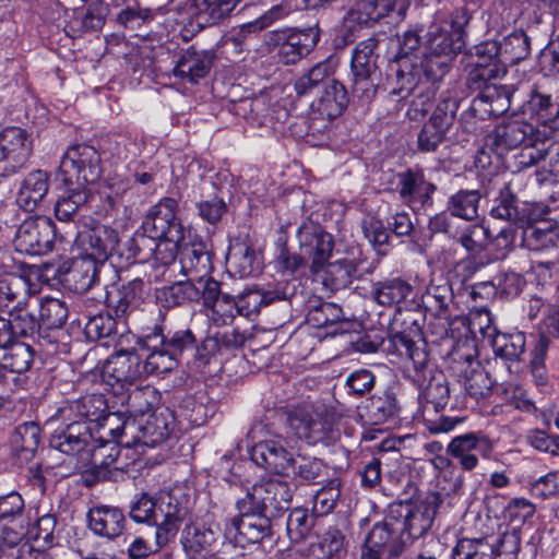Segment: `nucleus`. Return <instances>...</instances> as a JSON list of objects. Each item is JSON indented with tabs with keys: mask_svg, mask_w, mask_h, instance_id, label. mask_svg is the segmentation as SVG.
<instances>
[{
	"mask_svg": "<svg viewBox=\"0 0 559 559\" xmlns=\"http://www.w3.org/2000/svg\"><path fill=\"white\" fill-rule=\"evenodd\" d=\"M224 532L227 539L245 548L270 536L271 522L267 515L240 514L226 522Z\"/></svg>",
	"mask_w": 559,
	"mask_h": 559,
	"instance_id": "14",
	"label": "nucleus"
},
{
	"mask_svg": "<svg viewBox=\"0 0 559 559\" xmlns=\"http://www.w3.org/2000/svg\"><path fill=\"white\" fill-rule=\"evenodd\" d=\"M407 7L397 0H359L345 17L346 23L371 26L384 17L399 23L404 20Z\"/></svg>",
	"mask_w": 559,
	"mask_h": 559,
	"instance_id": "13",
	"label": "nucleus"
},
{
	"mask_svg": "<svg viewBox=\"0 0 559 559\" xmlns=\"http://www.w3.org/2000/svg\"><path fill=\"white\" fill-rule=\"evenodd\" d=\"M288 11L285 7L278 4L272 7L270 10L264 12L261 16H259L257 20L242 24L238 31L235 32V34L231 37V43L235 46V49L238 52H241L243 50V46L248 38L251 35L257 34L258 32L263 31L264 28L272 25L275 21L281 20L284 17Z\"/></svg>",
	"mask_w": 559,
	"mask_h": 559,
	"instance_id": "37",
	"label": "nucleus"
},
{
	"mask_svg": "<svg viewBox=\"0 0 559 559\" xmlns=\"http://www.w3.org/2000/svg\"><path fill=\"white\" fill-rule=\"evenodd\" d=\"M250 457L254 464L272 473L288 475L294 468L293 454L281 440L258 442L251 448Z\"/></svg>",
	"mask_w": 559,
	"mask_h": 559,
	"instance_id": "18",
	"label": "nucleus"
},
{
	"mask_svg": "<svg viewBox=\"0 0 559 559\" xmlns=\"http://www.w3.org/2000/svg\"><path fill=\"white\" fill-rule=\"evenodd\" d=\"M400 195L413 209L432 205L437 187L427 181L421 170L408 169L399 175Z\"/></svg>",
	"mask_w": 559,
	"mask_h": 559,
	"instance_id": "26",
	"label": "nucleus"
},
{
	"mask_svg": "<svg viewBox=\"0 0 559 559\" xmlns=\"http://www.w3.org/2000/svg\"><path fill=\"white\" fill-rule=\"evenodd\" d=\"M159 336L160 326L156 324L151 331L143 332L139 337L138 344L151 350L142 366L143 373L159 376L175 369L177 366V357L174 354L164 346L157 347Z\"/></svg>",
	"mask_w": 559,
	"mask_h": 559,
	"instance_id": "24",
	"label": "nucleus"
},
{
	"mask_svg": "<svg viewBox=\"0 0 559 559\" xmlns=\"http://www.w3.org/2000/svg\"><path fill=\"white\" fill-rule=\"evenodd\" d=\"M466 361L472 367L464 382L467 394L476 400L487 396L492 388L489 373L471 355L466 357Z\"/></svg>",
	"mask_w": 559,
	"mask_h": 559,
	"instance_id": "52",
	"label": "nucleus"
},
{
	"mask_svg": "<svg viewBox=\"0 0 559 559\" xmlns=\"http://www.w3.org/2000/svg\"><path fill=\"white\" fill-rule=\"evenodd\" d=\"M506 73L507 69L499 61L480 51L479 44L475 47V55L467 66L466 85L469 90L480 93Z\"/></svg>",
	"mask_w": 559,
	"mask_h": 559,
	"instance_id": "23",
	"label": "nucleus"
},
{
	"mask_svg": "<svg viewBox=\"0 0 559 559\" xmlns=\"http://www.w3.org/2000/svg\"><path fill=\"white\" fill-rule=\"evenodd\" d=\"M49 189V176L46 171L29 173L21 182L16 204L27 211H35L44 201Z\"/></svg>",
	"mask_w": 559,
	"mask_h": 559,
	"instance_id": "30",
	"label": "nucleus"
},
{
	"mask_svg": "<svg viewBox=\"0 0 559 559\" xmlns=\"http://www.w3.org/2000/svg\"><path fill=\"white\" fill-rule=\"evenodd\" d=\"M174 425V415L167 408L154 411L144 417H133V424L127 426L130 440L124 441V447L153 448L169 437Z\"/></svg>",
	"mask_w": 559,
	"mask_h": 559,
	"instance_id": "8",
	"label": "nucleus"
},
{
	"mask_svg": "<svg viewBox=\"0 0 559 559\" xmlns=\"http://www.w3.org/2000/svg\"><path fill=\"white\" fill-rule=\"evenodd\" d=\"M144 283L134 278L121 286L112 285L106 290L105 304L117 319H123L136 310L143 300Z\"/></svg>",
	"mask_w": 559,
	"mask_h": 559,
	"instance_id": "22",
	"label": "nucleus"
},
{
	"mask_svg": "<svg viewBox=\"0 0 559 559\" xmlns=\"http://www.w3.org/2000/svg\"><path fill=\"white\" fill-rule=\"evenodd\" d=\"M480 193L478 190H460L448 202V210L452 216L472 221L478 215Z\"/></svg>",
	"mask_w": 559,
	"mask_h": 559,
	"instance_id": "47",
	"label": "nucleus"
},
{
	"mask_svg": "<svg viewBox=\"0 0 559 559\" xmlns=\"http://www.w3.org/2000/svg\"><path fill=\"white\" fill-rule=\"evenodd\" d=\"M551 138V128L546 124L512 119L489 132L486 144L499 155L521 146V151L512 156L509 167L512 171H523L546 159Z\"/></svg>",
	"mask_w": 559,
	"mask_h": 559,
	"instance_id": "2",
	"label": "nucleus"
},
{
	"mask_svg": "<svg viewBox=\"0 0 559 559\" xmlns=\"http://www.w3.org/2000/svg\"><path fill=\"white\" fill-rule=\"evenodd\" d=\"M241 0H193L191 16L200 27L225 20Z\"/></svg>",
	"mask_w": 559,
	"mask_h": 559,
	"instance_id": "34",
	"label": "nucleus"
},
{
	"mask_svg": "<svg viewBox=\"0 0 559 559\" xmlns=\"http://www.w3.org/2000/svg\"><path fill=\"white\" fill-rule=\"evenodd\" d=\"M201 297L200 288L191 281L174 283L159 290L158 299L167 307L180 306L189 301H197Z\"/></svg>",
	"mask_w": 559,
	"mask_h": 559,
	"instance_id": "49",
	"label": "nucleus"
},
{
	"mask_svg": "<svg viewBox=\"0 0 559 559\" xmlns=\"http://www.w3.org/2000/svg\"><path fill=\"white\" fill-rule=\"evenodd\" d=\"M39 426L33 421L19 425L11 437L13 449L33 455L39 444Z\"/></svg>",
	"mask_w": 559,
	"mask_h": 559,
	"instance_id": "59",
	"label": "nucleus"
},
{
	"mask_svg": "<svg viewBox=\"0 0 559 559\" xmlns=\"http://www.w3.org/2000/svg\"><path fill=\"white\" fill-rule=\"evenodd\" d=\"M158 518L182 523L188 514L187 501L180 499L176 491L162 492L158 497Z\"/></svg>",
	"mask_w": 559,
	"mask_h": 559,
	"instance_id": "60",
	"label": "nucleus"
},
{
	"mask_svg": "<svg viewBox=\"0 0 559 559\" xmlns=\"http://www.w3.org/2000/svg\"><path fill=\"white\" fill-rule=\"evenodd\" d=\"M68 318L66 304L57 298H43L39 306V322L45 329H58Z\"/></svg>",
	"mask_w": 559,
	"mask_h": 559,
	"instance_id": "57",
	"label": "nucleus"
},
{
	"mask_svg": "<svg viewBox=\"0 0 559 559\" xmlns=\"http://www.w3.org/2000/svg\"><path fill=\"white\" fill-rule=\"evenodd\" d=\"M514 92L513 85H499L495 82L473 99L469 111H464L461 118L465 119L473 114L479 115L480 119L501 116L509 110Z\"/></svg>",
	"mask_w": 559,
	"mask_h": 559,
	"instance_id": "15",
	"label": "nucleus"
},
{
	"mask_svg": "<svg viewBox=\"0 0 559 559\" xmlns=\"http://www.w3.org/2000/svg\"><path fill=\"white\" fill-rule=\"evenodd\" d=\"M182 270L187 274H191L198 277V283L203 282L212 270L211 255L205 250L204 246L197 245L187 249L181 258Z\"/></svg>",
	"mask_w": 559,
	"mask_h": 559,
	"instance_id": "51",
	"label": "nucleus"
},
{
	"mask_svg": "<svg viewBox=\"0 0 559 559\" xmlns=\"http://www.w3.org/2000/svg\"><path fill=\"white\" fill-rule=\"evenodd\" d=\"M33 151L27 130L17 126L0 128V176H10L21 169Z\"/></svg>",
	"mask_w": 559,
	"mask_h": 559,
	"instance_id": "9",
	"label": "nucleus"
},
{
	"mask_svg": "<svg viewBox=\"0 0 559 559\" xmlns=\"http://www.w3.org/2000/svg\"><path fill=\"white\" fill-rule=\"evenodd\" d=\"M400 537V531L396 528V521L391 519V511L382 522L376 523L368 533L364 547L361 549V559H380L383 548L389 545V555L399 557L403 547L401 543H392L393 539Z\"/></svg>",
	"mask_w": 559,
	"mask_h": 559,
	"instance_id": "16",
	"label": "nucleus"
},
{
	"mask_svg": "<svg viewBox=\"0 0 559 559\" xmlns=\"http://www.w3.org/2000/svg\"><path fill=\"white\" fill-rule=\"evenodd\" d=\"M526 110L537 117L534 124H546L552 119V114L556 105L552 102V97L549 93L544 92L537 87H532L530 92V98L527 99Z\"/></svg>",
	"mask_w": 559,
	"mask_h": 559,
	"instance_id": "56",
	"label": "nucleus"
},
{
	"mask_svg": "<svg viewBox=\"0 0 559 559\" xmlns=\"http://www.w3.org/2000/svg\"><path fill=\"white\" fill-rule=\"evenodd\" d=\"M102 176L98 151L88 144H74L63 153L59 166V179L66 186L86 187Z\"/></svg>",
	"mask_w": 559,
	"mask_h": 559,
	"instance_id": "5",
	"label": "nucleus"
},
{
	"mask_svg": "<svg viewBox=\"0 0 559 559\" xmlns=\"http://www.w3.org/2000/svg\"><path fill=\"white\" fill-rule=\"evenodd\" d=\"M212 66V61L203 51L186 50L174 68V74L189 83H197L204 78Z\"/></svg>",
	"mask_w": 559,
	"mask_h": 559,
	"instance_id": "36",
	"label": "nucleus"
},
{
	"mask_svg": "<svg viewBox=\"0 0 559 559\" xmlns=\"http://www.w3.org/2000/svg\"><path fill=\"white\" fill-rule=\"evenodd\" d=\"M313 525L312 516H310L306 509L295 508L290 511L286 530L290 542H301L311 531Z\"/></svg>",
	"mask_w": 559,
	"mask_h": 559,
	"instance_id": "62",
	"label": "nucleus"
},
{
	"mask_svg": "<svg viewBox=\"0 0 559 559\" xmlns=\"http://www.w3.org/2000/svg\"><path fill=\"white\" fill-rule=\"evenodd\" d=\"M525 285V281L519 273L503 272L492 282L480 283L477 287L489 288V293L500 294L507 298L518 296Z\"/></svg>",
	"mask_w": 559,
	"mask_h": 559,
	"instance_id": "58",
	"label": "nucleus"
},
{
	"mask_svg": "<svg viewBox=\"0 0 559 559\" xmlns=\"http://www.w3.org/2000/svg\"><path fill=\"white\" fill-rule=\"evenodd\" d=\"M453 300L452 288L447 281L431 283L421 296V304L432 316L441 317Z\"/></svg>",
	"mask_w": 559,
	"mask_h": 559,
	"instance_id": "46",
	"label": "nucleus"
},
{
	"mask_svg": "<svg viewBox=\"0 0 559 559\" xmlns=\"http://www.w3.org/2000/svg\"><path fill=\"white\" fill-rule=\"evenodd\" d=\"M320 39L319 29L308 27L288 34L278 46V57L285 64H294L309 55Z\"/></svg>",
	"mask_w": 559,
	"mask_h": 559,
	"instance_id": "27",
	"label": "nucleus"
},
{
	"mask_svg": "<svg viewBox=\"0 0 559 559\" xmlns=\"http://www.w3.org/2000/svg\"><path fill=\"white\" fill-rule=\"evenodd\" d=\"M334 72L332 61L324 60L314 64L307 73L295 81V91L298 95H308L320 85H326Z\"/></svg>",
	"mask_w": 559,
	"mask_h": 559,
	"instance_id": "45",
	"label": "nucleus"
},
{
	"mask_svg": "<svg viewBox=\"0 0 559 559\" xmlns=\"http://www.w3.org/2000/svg\"><path fill=\"white\" fill-rule=\"evenodd\" d=\"M132 424L133 417H127L120 412L109 413L106 411L104 412V417L97 421L96 426L102 431L99 436L100 439H104L105 436H109L114 441L124 445V441L130 440L127 426Z\"/></svg>",
	"mask_w": 559,
	"mask_h": 559,
	"instance_id": "50",
	"label": "nucleus"
},
{
	"mask_svg": "<svg viewBox=\"0 0 559 559\" xmlns=\"http://www.w3.org/2000/svg\"><path fill=\"white\" fill-rule=\"evenodd\" d=\"M107 411V402L102 394H87L69 403L60 409L63 418L73 417L74 420L85 419V423L99 421Z\"/></svg>",
	"mask_w": 559,
	"mask_h": 559,
	"instance_id": "32",
	"label": "nucleus"
},
{
	"mask_svg": "<svg viewBox=\"0 0 559 559\" xmlns=\"http://www.w3.org/2000/svg\"><path fill=\"white\" fill-rule=\"evenodd\" d=\"M480 51L493 57L504 68L527 58L531 52V39L523 31H514L501 41L488 40L480 44Z\"/></svg>",
	"mask_w": 559,
	"mask_h": 559,
	"instance_id": "17",
	"label": "nucleus"
},
{
	"mask_svg": "<svg viewBox=\"0 0 559 559\" xmlns=\"http://www.w3.org/2000/svg\"><path fill=\"white\" fill-rule=\"evenodd\" d=\"M55 236V226L49 217H31L20 225L14 246L21 253L43 255L51 251Z\"/></svg>",
	"mask_w": 559,
	"mask_h": 559,
	"instance_id": "10",
	"label": "nucleus"
},
{
	"mask_svg": "<svg viewBox=\"0 0 559 559\" xmlns=\"http://www.w3.org/2000/svg\"><path fill=\"white\" fill-rule=\"evenodd\" d=\"M301 254L311 260V271L319 272L330 260L334 239L323 227L312 221H305L297 229Z\"/></svg>",
	"mask_w": 559,
	"mask_h": 559,
	"instance_id": "11",
	"label": "nucleus"
},
{
	"mask_svg": "<svg viewBox=\"0 0 559 559\" xmlns=\"http://www.w3.org/2000/svg\"><path fill=\"white\" fill-rule=\"evenodd\" d=\"M86 255H92L97 261H105L116 252L119 238L118 233L107 225H96L82 238Z\"/></svg>",
	"mask_w": 559,
	"mask_h": 559,
	"instance_id": "29",
	"label": "nucleus"
},
{
	"mask_svg": "<svg viewBox=\"0 0 559 559\" xmlns=\"http://www.w3.org/2000/svg\"><path fill=\"white\" fill-rule=\"evenodd\" d=\"M92 441L93 433L90 424L82 420H73L64 430L51 436L50 447L67 455L79 454L84 462Z\"/></svg>",
	"mask_w": 559,
	"mask_h": 559,
	"instance_id": "21",
	"label": "nucleus"
},
{
	"mask_svg": "<svg viewBox=\"0 0 559 559\" xmlns=\"http://www.w3.org/2000/svg\"><path fill=\"white\" fill-rule=\"evenodd\" d=\"M501 397L522 412L532 413L536 409L533 401L527 396L526 390L519 383L507 382L497 388Z\"/></svg>",
	"mask_w": 559,
	"mask_h": 559,
	"instance_id": "63",
	"label": "nucleus"
},
{
	"mask_svg": "<svg viewBox=\"0 0 559 559\" xmlns=\"http://www.w3.org/2000/svg\"><path fill=\"white\" fill-rule=\"evenodd\" d=\"M466 22L465 9L456 8L438 13L428 27L423 23L408 25L397 36L399 49L389 63V94L404 99L419 86L423 78L431 83L440 82L464 45Z\"/></svg>",
	"mask_w": 559,
	"mask_h": 559,
	"instance_id": "1",
	"label": "nucleus"
},
{
	"mask_svg": "<svg viewBox=\"0 0 559 559\" xmlns=\"http://www.w3.org/2000/svg\"><path fill=\"white\" fill-rule=\"evenodd\" d=\"M441 503L439 495H432L425 502L412 504L408 502H395L390 504L391 519L396 521L400 538L405 534L417 538L430 530L437 510Z\"/></svg>",
	"mask_w": 559,
	"mask_h": 559,
	"instance_id": "7",
	"label": "nucleus"
},
{
	"mask_svg": "<svg viewBox=\"0 0 559 559\" xmlns=\"http://www.w3.org/2000/svg\"><path fill=\"white\" fill-rule=\"evenodd\" d=\"M119 442L109 441L104 439H94L92 445L88 448L84 462L90 463L98 475L102 474L103 468H107L118 461L120 454Z\"/></svg>",
	"mask_w": 559,
	"mask_h": 559,
	"instance_id": "42",
	"label": "nucleus"
},
{
	"mask_svg": "<svg viewBox=\"0 0 559 559\" xmlns=\"http://www.w3.org/2000/svg\"><path fill=\"white\" fill-rule=\"evenodd\" d=\"M378 45L377 38L369 37L358 43L352 53L353 92L366 102L376 95L380 82Z\"/></svg>",
	"mask_w": 559,
	"mask_h": 559,
	"instance_id": "6",
	"label": "nucleus"
},
{
	"mask_svg": "<svg viewBox=\"0 0 559 559\" xmlns=\"http://www.w3.org/2000/svg\"><path fill=\"white\" fill-rule=\"evenodd\" d=\"M389 349H393L399 356L407 358L413 364V372L425 367L427 354L424 349L416 346L415 342L405 333H395L389 340Z\"/></svg>",
	"mask_w": 559,
	"mask_h": 559,
	"instance_id": "54",
	"label": "nucleus"
},
{
	"mask_svg": "<svg viewBox=\"0 0 559 559\" xmlns=\"http://www.w3.org/2000/svg\"><path fill=\"white\" fill-rule=\"evenodd\" d=\"M492 450L493 445L490 439L480 432L456 436L447 445V453L466 472L478 466V455L489 457Z\"/></svg>",
	"mask_w": 559,
	"mask_h": 559,
	"instance_id": "12",
	"label": "nucleus"
},
{
	"mask_svg": "<svg viewBox=\"0 0 559 559\" xmlns=\"http://www.w3.org/2000/svg\"><path fill=\"white\" fill-rule=\"evenodd\" d=\"M207 309V317L217 326L231 323L235 316L238 314L237 300L228 294L216 300Z\"/></svg>",
	"mask_w": 559,
	"mask_h": 559,
	"instance_id": "64",
	"label": "nucleus"
},
{
	"mask_svg": "<svg viewBox=\"0 0 559 559\" xmlns=\"http://www.w3.org/2000/svg\"><path fill=\"white\" fill-rule=\"evenodd\" d=\"M493 218L507 221L518 227H524L530 223L525 206L520 207V201L509 190L501 191L496 200V205L490 210Z\"/></svg>",
	"mask_w": 559,
	"mask_h": 559,
	"instance_id": "38",
	"label": "nucleus"
},
{
	"mask_svg": "<svg viewBox=\"0 0 559 559\" xmlns=\"http://www.w3.org/2000/svg\"><path fill=\"white\" fill-rule=\"evenodd\" d=\"M5 354L2 357V366L12 372L22 373L27 371L34 360V349L31 345L14 342L5 347Z\"/></svg>",
	"mask_w": 559,
	"mask_h": 559,
	"instance_id": "53",
	"label": "nucleus"
},
{
	"mask_svg": "<svg viewBox=\"0 0 559 559\" xmlns=\"http://www.w3.org/2000/svg\"><path fill=\"white\" fill-rule=\"evenodd\" d=\"M525 335L522 332L496 333L491 346L497 356L507 360H518L525 349Z\"/></svg>",
	"mask_w": 559,
	"mask_h": 559,
	"instance_id": "48",
	"label": "nucleus"
},
{
	"mask_svg": "<svg viewBox=\"0 0 559 559\" xmlns=\"http://www.w3.org/2000/svg\"><path fill=\"white\" fill-rule=\"evenodd\" d=\"M523 228V240L531 250L555 248L559 241V224L554 221L528 223Z\"/></svg>",
	"mask_w": 559,
	"mask_h": 559,
	"instance_id": "35",
	"label": "nucleus"
},
{
	"mask_svg": "<svg viewBox=\"0 0 559 559\" xmlns=\"http://www.w3.org/2000/svg\"><path fill=\"white\" fill-rule=\"evenodd\" d=\"M342 308L333 302H321L312 307L307 314V322L317 329H322L341 321Z\"/></svg>",
	"mask_w": 559,
	"mask_h": 559,
	"instance_id": "61",
	"label": "nucleus"
},
{
	"mask_svg": "<svg viewBox=\"0 0 559 559\" xmlns=\"http://www.w3.org/2000/svg\"><path fill=\"white\" fill-rule=\"evenodd\" d=\"M99 266L94 257L82 254L72 261L66 281L75 293H86L98 282Z\"/></svg>",
	"mask_w": 559,
	"mask_h": 559,
	"instance_id": "31",
	"label": "nucleus"
},
{
	"mask_svg": "<svg viewBox=\"0 0 559 559\" xmlns=\"http://www.w3.org/2000/svg\"><path fill=\"white\" fill-rule=\"evenodd\" d=\"M104 376L121 386L131 385L143 376L141 357L131 350L117 352L107 359Z\"/></svg>",
	"mask_w": 559,
	"mask_h": 559,
	"instance_id": "25",
	"label": "nucleus"
},
{
	"mask_svg": "<svg viewBox=\"0 0 559 559\" xmlns=\"http://www.w3.org/2000/svg\"><path fill=\"white\" fill-rule=\"evenodd\" d=\"M372 294L378 305L394 307L413 297L414 287L406 280L397 276L373 283Z\"/></svg>",
	"mask_w": 559,
	"mask_h": 559,
	"instance_id": "33",
	"label": "nucleus"
},
{
	"mask_svg": "<svg viewBox=\"0 0 559 559\" xmlns=\"http://www.w3.org/2000/svg\"><path fill=\"white\" fill-rule=\"evenodd\" d=\"M347 105L345 87L337 81L331 80L324 87L323 95L317 103L318 112L328 120L342 114Z\"/></svg>",
	"mask_w": 559,
	"mask_h": 559,
	"instance_id": "39",
	"label": "nucleus"
},
{
	"mask_svg": "<svg viewBox=\"0 0 559 559\" xmlns=\"http://www.w3.org/2000/svg\"><path fill=\"white\" fill-rule=\"evenodd\" d=\"M159 402L158 391L150 385L135 388L128 395V407L133 414L132 417H144L152 414L151 411Z\"/></svg>",
	"mask_w": 559,
	"mask_h": 559,
	"instance_id": "55",
	"label": "nucleus"
},
{
	"mask_svg": "<svg viewBox=\"0 0 559 559\" xmlns=\"http://www.w3.org/2000/svg\"><path fill=\"white\" fill-rule=\"evenodd\" d=\"M313 559H342L346 555L345 536L336 527H329L320 542L311 547Z\"/></svg>",
	"mask_w": 559,
	"mask_h": 559,
	"instance_id": "43",
	"label": "nucleus"
},
{
	"mask_svg": "<svg viewBox=\"0 0 559 559\" xmlns=\"http://www.w3.org/2000/svg\"><path fill=\"white\" fill-rule=\"evenodd\" d=\"M177 212L178 202L173 198H163L148 210L142 223L143 230L150 238L162 241L157 245L158 250L163 243L166 246V262L175 260L185 239V228Z\"/></svg>",
	"mask_w": 559,
	"mask_h": 559,
	"instance_id": "3",
	"label": "nucleus"
},
{
	"mask_svg": "<svg viewBox=\"0 0 559 559\" xmlns=\"http://www.w3.org/2000/svg\"><path fill=\"white\" fill-rule=\"evenodd\" d=\"M215 533L203 524H187L181 533V545L187 554L195 555L215 542Z\"/></svg>",
	"mask_w": 559,
	"mask_h": 559,
	"instance_id": "44",
	"label": "nucleus"
},
{
	"mask_svg": "<svg viewBox=\"0 0 559 559\" xmlns=\"http://www.w3.org/2000/svg\"><path fill=\"white\" fill-rule=\"evenodd\" d=\"M68 187L67 193L55 205L56 217L61 222L73 221L78 212L87 204L91 198L90 190L86 187Z\"/></svg>",
	"mask_w": 559,
	"mask_h": 559,
	"instance_id": "40",
	"label": "nucleus"
},
{
	"mask_svg": "<svg viewBox=\"0 0 559 559\" xmlns=\"http://www.w3.org/2000/svg\"><path fill=\"white\" fill-rule=\"evenodd\" d=\"M287 423L290 430L308 444H329L340 436L334 414L324 407L298 406L289 412Z\"/></svg>",
	"mask_w": 559,
	"mask_h": 559,
	"instance_id": "4",
	"label": "nucleus"
},
{
	"mask_svg": "<svg viewBox=\"0 0 559 559\" xmlns=\"http://www.w3.org/2000/svg\"><path fill=\"white\" fill-rule=\"evenodd\" d=\"M412 379L420 392V396L436 411L443 408L450 397V389L445 374L441 370L425 367L416 369Z\"/></svg>",
	"mask_w": 559,
	"mask_h": 559,
	"instance_id": "20",
	"label": "nucleus"
},
{
	"mask_svg": "<svg viewBox=\"0 0 559 559\" xmlns=\"http://www.w3.org/2000/svg\"><path fill=\"white\" fill-rule=\"evenodd\" d=\"M87 521L88 527L95 535L108 539L120 536L126 525L122 511L110 506H96L90 509Z\"/></svg>",
	"mask_w": 559,
	"mask_h": 559,
	"instance_id": "28",
	"label": "nucleus"
},
{
	"mask_svg": "<svg viewBox=\"0 0 559 559\" xmlns=\"http://www.w3.org/2000/svg\"><path fill=\"white\" fill-rule=\"evenodd\" d=\"M264 500L270 509V514L287 510L293 498L290 485L282 479H267L259 483Z\"/></svg>",
	"mask_w": 559,
	"mask_h": 559,
	"instance_id": "41",
	"label": "nucleus"
},
{
	"mask_svg": "<svg viewBox=\"0 0 559 559\" xmlns=\"http://www.w3.org/2000/svg\"><path fill=\"white\" fill-rule=\"evenodd\" d=\"M507 544L513 546L511 552H516L520 548L519 537L514 533L503 534L498 547L485 537L461 538L452 549V559H493L502 554L501 548Z\"/></svg>",
	"mask_w": 559,
	"mask_h": 559,
	"instance_id": "19",
	"label": "nucleus"
}]
</instances>
